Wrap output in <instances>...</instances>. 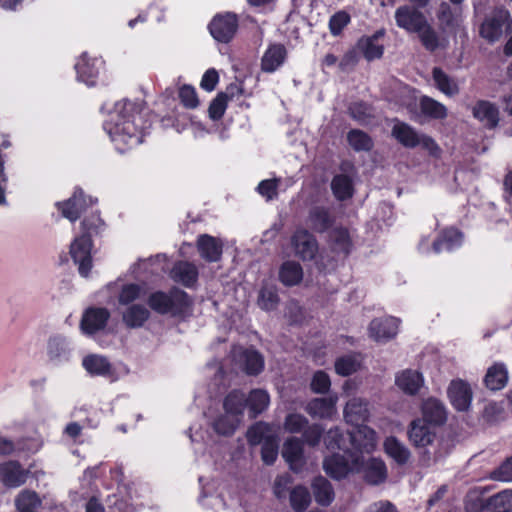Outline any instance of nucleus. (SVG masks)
<instances>
[{"label":"nucleus","instance_id":"4d7b16f0","mask_svg":"<svg viewBox=\"0 0 512 512\" xmlns=\"http://www.w3.org/2000/svg\"><path fill=\"white\" fill-rule=\"evenodd\" d=\"M232 415L224 414L217 417L213 422L214 431L222 436H231L237 429L238 419L231 418Z\"/></svg>","mask_w":512,"mask_h":512},{"label":"nucleus","instance_id":"c85d7f7f","mask_svg":"<svg viewBox=\"0 0 512 512\" xmlns=\"http://www.w3.org/2000/svg\"><path fill=\"white\" fill-rule=\"evenodd\" d=\"M171 278L187 288H192L198 281L199 272L195 264L189 261H178L174 264Z\"/></svg>","mask_w":512,"mask_h":512},{"label":"nucleus","instance_id":"1a4fd4ad","mask_svg":"<svg viewBox=\"0 0 512 512\" xmlns=\"http://www.w3.org/2000/svg\"><path fill=\"white\" fill-rule=\"evenodd\" d=\"M291 245L295 255L302 261L315 259L319 245L316 237L305 228H298L291 236Z\"/></svg>","mask_w":512,"mask_h":512},{"label":"nucleus","instance_id":"79ce46f5","mask_svg":"<svg viewBox=\"0 0 512 512\" xmlns=\"http://www.w3.org/2000/svg\"><path fill=\"white\" fill-rule=\"evenodd\" d=\"M432 78L436 88L447 96H454L459 93L457 82L446 74L440 67H434Z\"/></svg>","mask_w":512,"mask_h":512},{"label":"nucleus","instance_id":"864d4df0","mask_svg":"<svg viewBox=\"0 0 512 512\" xmlns=\"http://www.w3.org/2000/svg\"><path fill=\"white\" fill-rule=\"evenodd\" d=\"M280 299L275 287H262L259 291L258 305L262 310L271 311L276 309Z\"/></svg>","mask_w":512,"mask_h":512},{"label":"nucleus","instance_id":"680f3d73","mask_svg":"<svg viewBox=\"0 0 512 512\" xmlns=\"http://www.w3.org/2000/svg\"><path fill=\"white\" fill-rule=\"evenodd\" d=\"M178 97L181 104L187 109H195L199 105V99L194 86L183 84L179 87Z\"/></svg>","mask_w":512,"mask_h":512},{"label":"nucleus","instance_id":"ea45409f","mask_svg":"<svg viewBox=\"0 0 512 512\" xmlns=\"http://www.w3.org/2000/svg\"><path fill=\"white\" fill-rule=\"evenodd\" d=\"M41 506L42 500L33 490L24 489L15 498L17 512H39Z\"/></svg>","mask_w":512,"mask_h":512},{"label":"nucleus","instance_id":"f03ea898","mask_svg":"<svg viewBox=\"0 0 512 512\" xmlns=\"http://www.w3.org/2000/svg\"><path fill=\"white\" fill-rule=\"evenodd\" d=\"M352 449L343 454L334 452L323 460V470L333 480L340 481L351 473L361 472L364 467V454H371L376 448V433L370 427L349 433Z\"/></svg>","mask_w":512,"mask_h":512},{"label":"nucleus","instance_id":"49530a36","mask_svg":"<svg viewBox=\"0 0 512 512\" xmlns=\"http://www.w3.org/2000/svg\"><path fill=\"white\" fill-rule=\"evenodd\" d=\"M270 435H274L271 433V427L267 422L258 421L252 424L246 432V439L251 447H255L257 445L263 444L265 439H267Z\"/></svg>","mask_w":512,"mask_h":512},{"label":"nucleus","instance_id":"7ed1b4c3","mask_svg":"<svg viewBox=\"0 0 512 512\" xmlns=\"http://www.w3.org/2000/svg\"><path fill=\"white\" fill-rule=\"evenodd\" d=\"M147 305L159 315L185 319L191 314L193 300L186 291L172 286L168 291L156 290L150 293Z\"/></svg>","mask_w":512,"mask_h":512},{"label":"nucleus","instance_id":"8fccbe9b","mask_svg":"<svg viewBox=\"0 0 512 512\" xmlns=\"http://www.w3.org/2000/svg\"><path fill=\"white\" fill-rule=\"evenodd\" d=\"M279 453V438L277 435H270L261 446V460L265 465H273Z\"/></svg>","mask_w":512,"mask_h":512},{"label":"nucleus","instance_id":"2f4dec72","mask_svg":"<svg viewBox=\"0 0 512 512\" xmlns=\"http://www.w3.org/2000/svg\"><path fill=\"white\" fill-rule=\"evenodd\" d=\"M242 371L249 376H257L264 369L263 356L255 349H244L239 355Z\"/></svg>","mask_w":512,"mask_h":512},{"label":"nucleus","instance_id":"473e14b6","mask_svg":"<svg viewBox=\"0 0 512 512\" xmlns=\"http://www.w3.org/2000/svg\"><path fill=\"white\" fill-rule=\"evenodd\" d=\"M364 472V480L371 485H379L387 479V466L381 458L372 457L362 469Z\"/></svg>","mask_w":512,"mask_h":512},{"label":"nucleus","instance_id":"423d86ee","mask_svg":"<svg viewBox=\"0 0 512 512\" xmlns=\"http://www.w3.org/2000/svg\"><path fill=\"white\" fill-rule=\"evenodd\" d=\"M96 202L97 199L86 195L81 188H76L69 199L57 202L56 207L64 218L74 223L80 218L82 213L96 204Z\"/></svg>","mask_w":512,"mask_h":512},{"label":"nucleus","instance_id":"c756f323","mask_svg":"<svg viewBox=\"0 0 512 512\" xmlns=\"http://www.w3.org/2000/svg\"><path fill=\"white\" fill-rule=\"evenodd\" d=\"M383 449L386 455L399 466L406 465L411 458L410 450L395 436L385 438Z\"/></svg>","mask_w":512,"mask_h":512},{"label":"nucleus","instance_id":"e433bc0d","mask_svg":"<svg viewBox=\"0 0 512 512\" xmlns=\"http://www.w3.org/2000/svg\"><path fill=\"white\" fill-rule=\"evenodd\" d=\"M249 417L256 418L262 414L269 406L270 396L263 389H252L246 396Z\"/></svg>","mask_w":512,"mask_h":512},{"label":"nucleus","instance_id":"c9c22d12","mask_svg":"<svg viewBox=\"0 0 512 512\" xmlns=\"http://www.w3.org/2000/svg\"><path fill=\"white\" fill-rule=\"evenodd\" d=\"M484 384L491 391L502 390L508 382V371L503 363H494L484 377Z\"/></svg>","mask_w":512,"mask_h":512},{"label":"nucleus","instance_id":"6e6d98bb","mask_svg":"<svg viewBox=\"0 0 512 512\" xmlns=\"http://www.w3.org/2000/svg\"><path fill=\"white\" fill-rule=\"evenodd\" d=\"M348 114L359 124H365L372 117V108L364 101H356L349 105Z\"/></svg>","mask_w":512,"mask_h":512},{"label":"nucleus","instance_id":"f8f14e48","mask_svg":"<svg viewBox=\"0 0 512 512\" xmlns=\"http://www.w3.org/2000/svg\"><path fill=\"white\" fill-rule=\"evenodd\" d=\"M385 35V28H380L372 35H363L358 39L356 48L361 52L366 61L372 62L383 57L385 47L379 43V40L385 37Z\"/></svg>","mask_w":512,"mask_h":512},{"label":"nucleus","instance_id":"de8ad7c7","mask_svg":"<svg viewBox=\"0 0 512 512\" xmlns=\"http://www.w3.org/2000/svg\"><path fill=\"white\" fill-rule=\"evenodd\" d=\"M422 46L429 52H435L442 47L441 40L436 30L427 21L421 31L416 32Z\"/></svg>","mask_w":512,"mask_h":512},{"label":"nucleus","instance_id":"bf43d9fd","mask_svg":"<svg viewBox=\"0 0 512 512\" xmlns=\"http://www.w3.org/2000/svg\"><path fill=\"white\" fill-rule=\"evenodd\" d=\"M324 435V428L321 424L313 423L308 424V426L302 431L303 445L307 444L310 447H316L321 442V439Z\"/></svg>","mask_w":512,"mask_h":512},{"label":"nucleus","instance_id":"a211bd4d","mask_svg":"<svg viewBox=\"0 0 512 512\" xmlns=\"http://www.w3.org/2000/svg\"><path fill=\"white\" fill-rule=\"evenodd\" d=\"M82 366L91 376H101L116 380V371L108 358L98 354H89L82 360Z\"/></svg>","mask_w":512,"mask_h":512},{"label":"nucleus","instance_id":"bb28decb","mask_svg":"<svg viewBox=\"0 0 512 512\" xmlns=\"http://www.w3.org/2000/svg\"><path fill=\"white\" fill-rule=\"evenodd\" d=\"M473 116L484 123L488 129H494L498 126L500 113L498 107L488 100H478L473 107Z\"/></svg>","mask_w":512,"mask_h":512},{"label":"nucleus","instance_id":"603ef678","mask_svg":"<svg viewBox=\"0 0 512 512\" xmlns=\"http://www.w3.org/2000/svg\"><path fill=\"white\" fill-rule=\"evenodd\" d=\"M334 367L338 375L347 377L358 371L360 363L354 355H344L336 359Z\"/></svg>","mask_w":512,"mask_h":512},{"label":"nucleus","instance_id":"20e7f679","mask_svg":"<svg viewBox=\"0 0 512 512\" xmlns=\"http://www.w3.org/2000/svg\"><path fill=\"white\" fill-rule=\"evenodd\" d=\"M391 136L405 148L414 149L420 146L435 159H439L442 155V149L434 138L424 133H418L406 122L396 120L391 130Z\"/></svg>","mask_w":512,"mask_h":512},{"label":"nucleus","instance_id":"3c124183","mask_svg":"<svg viewBox=\"0 0 512 512\" xmlns=\"http://www.w3.org/2000/svg\"><path fill=\"white\" fill-rule=\"evenodd\" d=\"M489 499L482 494L469 492L464 498L465 512H489Z\"/></svg>","mask_w":512,"mask_h":512},{"label":"nucleus","instance_id":"37998d69","mask_svg":"<svg viewBox=\"0 0 512 512\" xmlns=\"http://www.w3.org/2000/svg\"><path fill=\"white\" fill-rule=\"evenodd\" d=\"M346 138L349 146L356 152H369L374 147L372 137L360 129H351Z\"/></svg>","mask_w":512,"mask_h":512},{"label":"nucleus","instance_id":"5fc2aeb1","mask_svg":"<svg viewBox=\"0 0 512 512\" xmlns=\"http://www.w3.org/2000/svg\"><path fill=\"white\" fill-rule=\"evenodd\" d=\"M105 504L107 512H134L133 504L120 494L108 495Z\"/></svg>","mask_w":512,"mask_h":512},{"label":"nucleus","instance_id":"052dcab7","mask_svg":"<svg viewBox=\"0 0 512 512\" xmlns=\"http://www.w3.org/2000/svg\"><path fill=\"white\" fill-rule=\"evenodd\" d=\"M323 441L325 447L330 451L345 450L343 448L345 442L344 433L338 427L330 428L326 433L324 432Z\"/></svg>","mask_w":512,"mask_h":512},{"label":"nucleus","instance_id":"a18cd8bd","mask_svg":"<svg viewBox=\"0 0 512 512\" xmlns=\"http://www.w3.org/2000/svg\"><path fill=\"white\" fill-rule=\"evenodd\" d=\"M290 505L294 512H305L311 504V495L304 485H296L290 491Z\"/></svg>","mask_w":512,"mask_h":512},{"label":"nucleus","instance_id":"aec40b11","mask_svg":"<svg viewBox=\"0 0 512 512\" xmlns=\"http://www.w3.org/2000/svg\"><path fill=\"white\" fill-rule=\"evenodd\" d=\"M307 223L312 231L322 234L332 229L335 217L331 214L329 208L313 206L309 209Z\"/></svg>","mask_w":512,"mask_h":512},{"label":"nucleus","instance_id":"58836bf2","mask_svg":"<svg viewBox=\"0 0 512 512\" xmlns=\"http://www.w3.org/2000/svg\"><path fill=\"white\" fill-rule=\"evenodd\" d=\"M303 279L302 266L296 261H285L279 269V280L285 286L291 287L299 284Z\"/></svg>","mask_w":512,"mask_h":512},{"label":"nucleus","instance_id":"6ab92c4d","mask_svg":"<svg viewBox=\"0 0 512 512\" xmlns=\"http://www.w3.org/2000/svg\"><path fill=\"white\" fill-rule=\"evenodd\" d=\"M197 250L206 262H218L222 258L223 243L209 234H200L196 241Z\"/></svg>","mask_w":512,"mask_h":512},{"label":"nucleus","instance_id":"72a5a7b5","mask_svg":"<svg viewBox=\"0 0 512 512\" xmlns=\"http://www.w3.org/2000/svg\"><path fill=\"white\" fill-rule=\"evenodd\" d=\"M396 385L408 395H416L423 385L424 379L420 372L407 369L396 376Z\"/></svg>","mask_w":512,"mask_h":512},{"label":"nucleus","instance_id":"cd10ccee","mask_svg":"<svg viewBox=\"0 0 512 512\" xmlns=\"http://www.w3.org/2000/svg\"><path fill=\"white\" fill-rule=\"evenodd\" d=\"M329 244L333 253L348 257L353 249V242L348 228L334 227L329 233Z\"/></svg>","mask_w":512,"mask_h":512},{"label":"nucleus","instance_id":"39448f33","mask_svg":"<svg viewBox=\"0 0 512 512\" xmlns=\"http://www.w3.org/2000/svg\"><path fill=\"white\" fill-rule=\"evenodd\" d=\"M207 28L215 41L228 44L238 32L239 17L236 13L230 11L216 13Z\"/></svg>","mask_w":512,"mask_h":512},{"label":"nucleus","instance_id":"c03bdc74","mask_svg":"<svg viewBox=\"0 0 512 512\" xmlns=\"http://www.w3.org/2000/svg\"><path fill=\"white\" fill-rule=\"evenodd\" d=\"M331 189L335 198L339 201H344L353 196L354 188L352 180L349 176L339 174L333 177L331 182Z\"/></svg>","mask_w":512,"mask_h":512},{"label":"nucleus","instance_id":"f257e3e1","mask_svg":"<svg viewBox=\"0 0 512 512\" xmlns=\"http://www.w3.org/2000/svg\"><path fill=\"white\" fill-rule=\"evenodd\" d=\"M112 121L109 135L116 150L122 154L141 144L146 130L152 125L143 103L129 100L115 104Z\"/></svg>","mask_w":512,"mask_h":512},{"label":"nucleus","instance_id":"ddd939ff","mask_svg":"<svg viewBox=\"0 0 512 512\" xmlns=\"http://www.w3.org/2000/svg\"><path fill=\"white\" fill-rule=\"evenodd\" d=\"M399 320L395 317L374 318L368 327L370 338L376 342H388L398 333Z\"/></svg>","mask_w":512,"mask_h":512},{"label":"nucleus","instance_id":"a19ab883","mask_svg":"<svg viewBox=\"0 0 512 512\" xmlns=\"http://www.w3.org/2000/svg\"><path fill=\"white\" fill-rule=\"evenodd\" d=\"M419 108L421 113L429 119L443 120L448 115L444 104L426 95L420 98Z\"/></svg>","mask_w":512,"mask_h":512},{"label":"nucleus","instance_id":"a878e982","mask_svg":"<svg viewBox=\"0 0 512 512\" xmlns=\"http://www.w3.org/2000/svg\"><path fill=\"white\" fill-rule=\"evenodd\" d=\"M286 58L287 49L283 44H270L261 58V70L273 73L284 64Z\"/></svg>","mask_w":512,"mask_h":512},{"label":"nucleus","instance_id":"69168bd1","mask_svg":"<svg viewBox=\"0 0 512 512\" xmlns=\"http://www.w3.org/2000/svg\"><path fill=\"white\" fill-rule=\"evenodd\" d=\"M141 286L136 283L124 284L118 295V302L121 305L132 304L135 300L140 297Z\"/></svg>","mask_w":512,"mask_h":512},{"label":"nucleus","instance_id":"4be33fe9","mask_svg":"<svg viewBox=\"0 0 512 512\" xmlns=\"http://www.w3.org/2000/svg\"><path fill=\"white\" fill-rule=\"evenodd\" d=\"M344 418L348 424L359 427L357 431L367 427L363 425L369 418L367 403L360 398L350 399L344 407Z\"/></svg>","mask_w":512,"mask_h":512},{"label":"nucleus","instance_id":"13d9d810","mask_svg":"<svg viewBox=\"0 0 512 512\" xmlns=\"http://www.w3.org/2000/svg\"><path fill=\"white\" fill-rule=\"evenodd\" d=\"M351 22L350 14L345 10H339L331 15L328 23L329 31L333 36L342 34L345 27Z\"/></svg>","mask_w":512,"mask_h":512},{"label":"nucleus","instance_id":"7c9ffc66","mask_svg":"<svg viewBox=\"0 0 512 512\" xmlns=\"http://www.w3.org/2000/svg\"><path fill=\"white\" fill-rule=\"evenodd\" d=\"M314 499L317 504L323 507L329 506L335 498L332 484L322 475L313 478L311 482Z\"/></svg>","mask_w":512,"mask_h":512},{"label":"nucleus","instance_id":"338daca9","mask_svg":"<svg viewBox=\"0 0 512 512\" xmlns=\"http://www.w3.org/2000/svg\"><path fill=\"white\" fill-rule=\"evenodd\" d=\"M330 387L331 380L325 371L319 370L314 373L310 383V388L314 393L325 394L329 391Z\"/></svg>","mask_w":512,"mask_h":512},{"label":"nucleus","instance_id":"09e8293b","mask_svg":"<svg viewBox=\"0 0 512 512\" xmlns=\"http://www.w3.org/2000/svg\"><path fill=\"white\" fill-rule=\"evenodd\" d=\"M489 499V512H512V490H503Z\"/></svg>","mask_w":512,"mask_h":512},{"label":"nucleus","instance_id":"5701e85b","mask_svg":"<svg viewBox=\"0 0 512 512\" xmlns=\"http://www.w3.org/2000/svg\"><path fill=\"white\" fill-rule=\"evenodd\" d=\"M337 399V396L331 395L328 397L313 398L307 403L305 411L312 418L331 419L336 413Z\"/></svg>","mask_w":512,"mask_h":512},{"label":"nucleus","instance_id":"9d476101","mask_svg":"<svg viewBox=\"0 0 512 512\" xmlns=\"http://www.w3.org/2000/svg\"><path fill=\"white\" fill-rule=\"evenodd\" d=\"M110 317L105 307H89L82 315L80 329L84 335L93 336L106 328Z\"/></svg>","mask_w":512,"mask_h":512},{"label":"nucleus","instance_id":"b1692460","mask_svg":"<svg viewBox=\"0 0 512 512\" xmlns=\"http://www.w3.org/2000/svg\"><path fill=\"white\" fill-rule=\"evenodd\" d=\"M422 417L420 419L429 424L440 427L447 420V412L444 404L436 398L426 399L421 407Z\"/></svg>","mask_w":512,"mask_h":512},{"label":"nucleus","instance_id":"e2e57ef3","mask_svg":"<svg viewBox=\"0 0 512 512\" xmlns=\"http://www.w3.org/2000/svg\"><path fill=\"white\" fill-rule=\"evenodd\" d=\"M308 419L299 413H289L285 417L284 428L287 432L292 434L302 433L308 426Z\"/></svg>","mask_w":512,"mask_h":512},{"label":"nucleus","instance_id":"4c0bfd02","mask_svg":"<svg viewBox=\"0 0 512 512\" xmlns=\"http://www.w3.org/2000/svg\"><path fill=\"white\" fill-rule=\"evenodd\" d=\"M247 407L246 395L239 389L231 390L223 400V409L226 414L240 417Z\"/></svg>","mask_w":512,"mask_h":512},{"label":"nucleus","instance_id":"4468645a","mask_svg":"<svg viewBox=\"0 0 512 512\" xmlns=\"http://www.w3.org/2000/svg\"><path fill=\"white\" fill-rule=\"evenodd\" d=\"M508 11H498L486 17L479 27V35L489 43L497 42L503 34V27L508 22Z\"/></svg>","mask_w":512,"mask_h":512},{"label":"nucleus","instance_id":"9b49d317","mask_svg":"<svg viewBox=\"0 0 512 512\" xmlns=\"http://www.w3.org/2000/svg\"><path fill=\"white\" fill-rule=\"evenodd\" d=\"M435 426L420 418L411 421L408 426L407 436L410 443L416 448H424L431 445L436 438Z\"/></svg>","mask_w":512,"mask_h":512},{"label":"nucleus","instance_id":"0eeeda50","mask_svg":"<svg viewBox=\"0 0 512 512\" xmlns=\"http://www.w3.org/2000/svg\"><path fill=\"white\" fill-rule=\"evenodd\" d=\"M92 238L89 235L76 237L70 245V255L74 263L78 265L79 274L87 278L93 267L91 250Z\"/></svg>","mask_w":512,"mask_h":512},{"label":"nucleus","instance_id":"f704fd0d","mask_svg":"<svg viewBox=\"0 0 512 512\" xmlns=\"http://www.w3.org/2000/svg\"><path fill=\"white\" fill-rule=\"evenodd\" d=\"M149 318L150 311L141 304H131L122 314V321L129 329L143 327Z\"/></svg>","mask_w":512,"mask_h":512},{"label":"nucleus","instance_id":"393cba45","mask_svg":"<svg viewBox=\"0 0 512 512\" xmlns=\"http://www.w3.org/2000/svg\"><path fill=\"white\" fill-rule=\"evenodd\" d=\"M98 62L99 60L97 58H90L87 53L84 52L75 64L77 79L87 86L96 85L99 75Z\"/></svg>","mask_w":512,"mask_h":512},{"label":"nucleus","instance_id":"412c9836","mask_svg":"<svg viewBox=\"0 0 512 512\" xmlns=\"http://www.w3.org/2000/svg\"><path fill=\"white\" fill-rule=\"evenodd\" d=\"M463 233L454 227L441 230L432 244L435 253L451 252L463 243Z\"/></svg>","mask_w":512,"mask_h":512},{"label":"nucleus","instance_id":"dca6fc26","mask_svg":"<svg viewBox=\"0 0 512 512\" xmlns=\"http://www.w3.org/2000/svg\"><path fill=\"white\" fill-rule=\"evenodd\" d=\"M28 473L17 460L0 463V481L7 488H17L25 484Z\"/></svg>","mask_w":512,"mask_h":512},{"label":"nucleus","instance_id":"0e129e2a","mask_svg":"<svg viewBox=\"0 0 512 512\" xmlns=\"http://www.w3.org/2000/svg\"><path fill=\"white\" fill-rule=\"evenodd\" d=\"M437 16L444 30L456 32L458 19L449 5L442 4Z\"/></svg>","mask_w":512,"mask_h":512},{"label":"nucleus","instance_id":"f3484780","mask_svg":"<svg viewBox=\"0 0 512 512\" xmlns=\"http://www.w3.org/2000/svg\"><path fill=\"white\" fill-rule=\"evenodd\" d=\"M282 457L294 473H300L305 465L303 441L298 437L288 438L282 449Z\"/></svg>","mask_w":512,"mask_h":512},{"label":"nucleus","instance_id":"774afa93","mask_svg":"<svg viewBox=\"0 0 512 512\" xmlns=\"http://www.w3.org/2000/svg\"><path fill=\"white\" fill-rule=\"evenodd\" d=\"M490 478L495 481H512V456L506 458L497 468L490 473Z\"/></svg>","mask_w":512,"mask_h":512},{"label":"nucleus","instance_id":"6e6552de","mask_svg":"<svg viewBox=\"0 0 512 512\" xmlns=\"http://www.w3.org/2000/svg\"><path fill=\"white\" fill-rule=\"evenodd\" d=\"M420 9L408 4L399 6L394 14L396 25L408 33L421 31L428 20Z\"/></svg>","mask_w":512,"mask_h":512},{"label":"nucleus","instance_id":"2eb2a0df","mask_svg":"<svg viewBox=\"0 0 512 512\" xmlns=\"http://www.w3.org/2000/svg\"><path fill=\"white\" fill-rule=\"evenodd\" d=\"M447 395L451 405L460 412L468 411L472 402V389L466 381L462 379L452 380Z\"/></svg>","mask_w":512,"mask_h":512}]
</instances>
